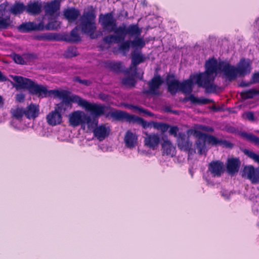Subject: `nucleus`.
Returning <instances> with one entry per match:
<instances>
[{
  "instance_id": "obj_11",
  "label": "nucleus",
  "mask_w": 259,
  "mask_h": 259,
  "mask_svg": "<svg viewBox=\"0 0 259 259\" xmlns=\"http://www.w3.org/2000/svg\"><path fill=\"white\" fill-rule=\"evenodd\" d=\"M242 176L246 177L252 184H257L259 183V169L255 168L251 165L245 166L242 170Z\"/></svg>"
},
{
  "instance_id": "obj_46",
  "label": "nucleus",
  "mask_w": 259,
  "mask_h": 259,
  "mask_svg": "<svg viewBox=\"0 0 259 259\" xmlns=\"http://www.w3.org/2000/svg\"><path fill=\"white\" fill-rule=\"evenodd\" d=\"M73 80L75 82H79L81 84L85 85L87 86H89L91 84V81L89 80L86 79H81L78 76H75L73 78Z\"/></svg>"
},
{
  "instance_id": "obj_58",
  "label": "nucleus",
  "mask_w": 259,
  "mask_h": 259,
  "mask_svg": "<svg viewBox=\"0 0 259 259\" xmlns=\"http://www.w3.org/2000/svg\"><path fill=\"white\" fill-rule=\"evenodd\" d=\"M165 111L167 112H170L171 113V111H172V110H171L170 109V107H168V106H166L165 108Z\"/></svg>"
},
{
  "instance_id": "obj_50",
  "label": "nucleus",
  "mask_w": 259,
  "mask_h": 259,
  "mask_svg": "<svg viewBox=\"0 0 259 259\" xmlns=\"http://www.w3.org/2000/svg\"><path fill=\"white\" fill-rule=\"evenodd\" d=\"M56 21H52L49 22L45 26H44V29L45 28L46 30H54L57 28V27L55 26V24L56 23Z\"/></svg>"
},
{
  "instance_id": "obj_45",
  "label": "nucleus",
  "mask_w": 259,
  "mask_h": 259,
  "mask_svg": "<svg viewBox=\"0 0 259 259\" xmlns=\"http://www.w3.org/2000/svg\"><path fill=\"white\" fill-rule=\"evenodd\" d=\"M136 80L133 77H127L122 79V83L125 85H130L132 87L135 86Z\"/></svg>"
},
{
  "instance_id": "obj_48",
  "label": "nucleus",
  "mask_w": 259,
  "mask_h": 259,
  "mask_svg": "<svg viewBox=\"0 0 259 259\" xmlns=\"http://www.w3.org/2000/svg\"><path fill=\"white\" fill-rule=\"evenodd\" d=\"M129 106L131 108L137 110L139 111L140 112L144 113L147 114L149 115H151V112L148 111L147 110L144 109L142 107H139L138 106L133 105H130Z\"/></svg>"
},
{
  "instance_id": "obj_42",
  "label": "nucleus",
  "mask_w": 259,
  "mask_h": 259,
  "mask_svg": "<svg viewBox=\"0 0 259 259\" xmlns=\"http://www.w3.org/2000/svg\"><path fill=\"white\" fill-rule=\"evenodd\" d=\"M13 117L17 119L21 120L24 115L25 116L24 109L23 108H17L13 112Z\"/></svg>"
},
{
  "instance_id": "obj_8",
  "label": "nucleus",
  "mask_w": 259,
  "mask_h": 259,
  "mask_svg": "<svg viewBox=\"0 0 259 259\" xmlns=\"http://www.w3.org/2000/svg\"><path fill=\"white\" fill-rule=\"evenodd\" d=\"M80 106L82 107L85 111L90 112L93 116L92 119H97L98 117L104 114L106 107L102 104L91 103L85 99L81 98Z\"/></svg>"
},
{
  "instance_id": "obj_7",
  "label": "nucleus",
  "mask_w": 259,
  "mask_h": 259,
  "mask_svg": "<svg viewBox=\"0 0 259 259\" xmlns=\"http://www.w3.org/2000/svg\"><path fill=\"white\" fill-rule=\"evenodd\" d=\"M95 19L96 15L92 11L84 12L80 18L82 32L88 34L92 39L98 37V35L95 34L97 28Z\"/></svg>"
},
{
  "instance_id": "obj_34",
  "label": "nucleus",
  "mask_w": 259,
  "mask_h": 259,
  "mask_svg": "<svg viewBox=\"0 0 259 259\" xmlns=\"http://www.w3.org/2000/svg\"><path fill=\"white\" fill-rule=\"evenodd\" d=\"M105 67L111 71L116 73H120L122 71V64L120 62L107 61L105 63Z\"/></svg>"
},
{
  "instance_id": "obj_3",
  "label": "nucleus",
  "mask_w": 259,
  "mask_h": 259,
  "mask_svg": "<svg viewBox=\"0 0 259 259\" xmlns=\"http://www.w3.org/2000/svg\"><path fill=\"white\" fill-rule=\"evenodd\" d=\"M106 116H110L115 120H125L128 122L137 123L145 129L152 126L155 129L160 131L162 134L166 132L170 127V125L167 123L155 121L147 122L141 117L129 114L122 111L109 112Z\"/></svg>"
},
{
  "instance_id": "obj_6",
  "label": "nucleus",
  "mask_w": 259,
  "mask_h": 259,
  "mask_svg": "<svg viewBox=\"0 0 259 259\" xmlns=\"http://www.w3.org/2000/svg\"><path fill=\"white\" fill-rule=\"evenodd\" d=\"M53 92L55 93V96L62 99V101L57 104L55 107V108L61 114L72 108V103H77L80 106L81 97L77 95L70 96L65 90L53 91Z\"/></svg>"
},
{
  "instance_id": "obj_22",
  "label": "nucleus",
  "mask_w": 259,
  "mask_h": 259,
  "mask_svg": "<svg viewBox=\"0 0 259 259\" xmlns=\"http://www.w3.org/2000/svg\"><path fill=\"white\" fill-rule=\"evenodd\" d=\"M240 166V161L238 158H230L227 163V171L230 175H233L239 171Z\"/></svg>"
},
{
  "instance_id": "obj_57",
  "label": "nucleus",
  "mask_w": 259,
  "mask_h": 259,
  "mask_svg": "<svg viewBox=\"0 0 259 259\" xmlns=\"http://www.w3.org/2000/svg\"><path fill=\"white\" fill-rule=\"evenodd\" d=\"M212 109L213 111H218L220 110V107H218L214 105L212 106Z\"/></svg>"
},
{
  "instance_id": "obj_19",
  "label": "nucleus",
  "mask_w": 259,
  "mask_h": 259,
  "mask_svg": "<svg viewBox=\"0 0 259 259\" xmlns=\"http://www.w3.org/2000/svg\"><path fill=\"white\" fill-rule=\"evenodd\" d=\"M224 165L223 162L216 160L211 161L208 165V170L213 177H220L224 172Z\"/></svg>"
},
{
  "instance_id": "obj_28",
  "label": "nucleus",
  "mask_w": 259,
  "mask_h": 259,
  "mask_svg": "<svg viewBox=\"0 0 259 259\" xmlns=\"http://www.w3.org/2000/svg\"><path fill=\"white\" fill-rule=\"evenodd\" d=\"M161 147L163 155H170L171 157L175 156L176 148L169 140H164Z\"/></svg>"
},
{
  "instance_id": "obj_32",
  "label": "nucleus",
  "mask_w": 259,
  "mask_h": 259,
  "mask_svg": "<svg viewBox=\"0 0 259 259\" xmlns=\"http://www.w3.org/2000/svg\"><path fill=\"white\" fill-rule=\"evenodd\" d=\"M141 33L138 35H131V36H135L133 40H131V47L135 50H141L143 48L146 42L143 37H140Z\"/></svg>"
},
{
  "instance_id": "obj_2",
  "label": "nucleus",
  "mask_w": 259,
  "mask_h": 259,
  "mask_svg": "<svg viewBox=\"0 0 259 259\" xmlns=\"http://www.w3.org/2000/svg\"><path fill=\"white\" fill-rule=\"evenodd\" d=\"M218 71L217 59L213 57L208 59L205 63V71L194 76L196 83L198 87L205 89L206 93L215 92L217 86L213 82Z\"/></svg>"
},
{
  "instance_id": "obj_37",
  "label": "nucleus",
  "mask_w": 259,
  "mask_h": 259,
  "mask_svg": "<svg viewBox=\"0 0 259 259\" xmlns=\"http://www.w3.org/2000/svg\"><path fill=\"white\" fill-rule=\"evenodd\" d=\"M259 95V89H251L248 90L244 91L240 93L242 99L246 100L252 99L255 96Z\"/></svg>"
},
{
  "instance_id": "obj_56",
  "label": "nucleus",
  "mask_w": 259,
  "mask_h": 259,
  "mask_svg": "<svg viewBox=\"0 0 259 259\" xmlns=\"http://www.w3.org/2000/svg\"><path fill=\"white\" fill-rule=\"evenodd\" d=\"M7 79V77L3 74L0 71V81L3 82L6 81Z\"/></svg>"
},
{
  "instance_id": "obj_15",
  "label": "nucleus",
  "mask_w": 259,
  "mask_h": 259,
  "mask_svg": "<svg viewBox=\"0 0 259 259\" xmlns=\"http://www.w3.org/2000/svg\"><path fill=\"white\" fill-rule=\"evenodd\" d=\"M195 134L196 136L198 137V140L196 141V147L198 150V153L202 154L206 149V142L210 144L208 141V136H213L212 135H208L198 131H195Z\"/></svg>"
},
{
  "instance_id": "obj_29",
  "label": "nucleus",
  "mask_w": 259,
  "mask_h": 259,
  "mask_svg": "<svg viewBox=\"0 0 259 259\" xmlns=\"http://www.w3.org/2000/svg\"><path fill=\"white\" fill-rule=\"evenodd\" d=\"M208 142L213 146L220 145L223 146V147L230 149L233 147V144L227 140L219 139L214 136H208Z\"/></svg>"
},
{
  "instance_id": "obj_38",
  "label": "nucleus",
  "mask_w": 259,
  "mask_h": 259,
  "mask_svg": "<svg viewBox=\"0 0 259 259\" xmlns=\"http://www.w3.org/2000/svg\"><path fill=\"white\" fill-rule=\"evenodd\" d=\"M25 10H26V7L23 3L16 2L11 7L10 11L12 14L17 15L22 14Z\"/></svg>"
},
{
  "instance_id": "obj_1",
  "label": "nucleus",
  "mask_w": 259,
  "mask_h": 259,
  "mask_svg": "<svg viewBox=\"0 0 259 259\" xmlns=\"http://www.w3.org/2000/svg\"><path fill=\"white\" fill-rule=\"evenodd\" d=\"M99 22L104 31L108 32H114L115 34H110L103 38V41L108 45L119 43L123 41L127 35H138L141 33L142 29L138 24H132L127 27L123 23L117 27L116 20L114 18L113 12L101 14L99 17Z\"/></svg>"
},
{
  "instance_id": "obj_10",
  "label": "nucleus",
  "mask_w": 259,
  "mask_h": 259,
  "mask_svg": "<svg viewBox=\"0 0 259 259\" xmlns=\"http://www.w3.org/2000/svg\"><path fill=\"white\" fill-rule=\"evenodd\" d=\"M164 81L159 74L154 76L147 82L148 90L145 92L147 94L157 95L159 94L158 90L163 83Z\"/></svg>"
},
{
  "instance_id": "obj_21",
  "label": "nucleus",
  "mask_w": 259,
  "mask_h": 259,
  "mask_svg": "<svg viewBox=\"0 0 259 259\" xmlns=\"http://www.w3.org/2000/svg\"><path fill=\"white\" fill-rule=\"evenodd\" d=\"M174 77V75H168L166 78L167 91L172 95H175L180 90V82Z\"/></svg>"
},
{
  "instance_id": "obj_25",
  "label": "nucleus",
  "mask_w": 259,
  "mask_h": 259,
  "mask_svg": "<svg viewBox=\"0 0 259 259\" xmlns=\"http://www.w3.org/2000/svg\"><path fill=\"white\" fill-rule=\"evenodd\" d=\"M124 142L126 147L133 148L137 144L138 136L135 133H133L131 131H127L124 136Z\"/></svg>"
},
{
  "instance_id": "obj_24",
  "label": "nucleus",
  "mask_w": 259,
  "mask_h": 259,
  "mask_svg": "<svg viewBox=\"0 0 259 259\" xmlns=\"http://www.w3.org/2000/svg\"><path fill=\"white\" fill-rule=\"evenodd\" d=\"M60 2L59 0H54L48 2L44 6L45 13L47 15L53 16L60 10Z\"/></svg>"
},
{
  "instance_id": "obj_40",
  "label": "nucleus",
  "mask_w": 259,
  "mask_h": 259,
  "mask_svg": "<svg viewBox=\"0 0 259 259\" xmlns=\"http://www.w3.org/2000/svg\"><path fill=\"white\" fill-rule=\"evenodd\" d=\"M242 135L244 138L246 139L249 142L254 143L255 145L259 146V138L256 136L251 134H247L246 133H242Z\"/></svg>"
},
{
  "instance_id": "obj_55",
  "label": "nucleus",
  "mask_w": 259,
  "mask_h": 259,
  "mask_svg": "<svg viewBox=\"0 0 259 259\" xmlns=\"http://www.w3.org/2000/svg\"><path fill=\"white\" fill-rule=\"evenodd\" d=\"M201 129L209 132H212L213 131V129L211 127L208 126H203Z\"/></svg>"
},
{
  "instance_id": "obj_5",
  "label": "nucleus",
  "mask_w": 259,
  "mask_h": 259,
  "mask_svg": "<svg viewBox=\"0 0 259 259\" xmlns=\"http://www.w3.org/2000/svg\"><path fill=\"white\" fill-rule=\"evenodd\" d=\"M69 124L72 127L81 126L82 129L84 130L85 125L91 131L92 128L97 126L98 120L92 118V117L81 110H76L69 115Z\"/></svg>"
},
{
  "instance_id": "obj_23",
  "label": "nucleus",
  "mask_w": 259,
  "mask_h": 259,
  "mask_svg": "<svg viewBox=\"0 0 259 259\" xmlns=\"http://www.w3.org/2000/svg\"><path fill=\"white\" fill-rule=\"evenodd\" d=\"M61 40H64L69 42L75 43L81 40V37L78 33L77 26L75 27L70 32L69 35L62 36L59 34Z\"/></svg>"
},
{
  "instance_id": "obj_27",
  "label": "nucleus",
  "mask_w": 259,
  "mask_h": 259,
  "mask_svg": "<svg viewBox=\"0 0 259 259\" xmlns=\"http://www.w3.org/2000/svg\"><path fill=\"white\" fill-rule=\"evenodd\" d=\"M132 63L130 66V69L134 68V72H137V66L144 62L145 60V57L141 52H134L132 54Z\"/></svg>"
},
{
  "instance_id": "obj_13",
  "label": "nucleus",
  "mask_w": 259,
  "mask_h": 259,
  "mask_svg": "<svg viewBox=\"0 0 259 259\" xmlns=\"http://www.w3.org/2000/svg\"><path fill=\"white\" fill-rule=\"evenodd\" d=\"M252 63L249 59L241 58L236 66L238 76L244 77L249 74L252 69Z\"/></svg>"
},
{
  "instance_id": "obj_43",
  "label": "nucleus",
  "mask_w": 259,
  "mask_h": 259,
  "mask_svg": "<svg viewBox=\"0 0 259 259\" xmlns=\"http://www.w3.org/2000/svg\"><path fill=\"white\" fill-rule=\"evenodd\" d=\"M119 46V50L124 53L128 52L131 47V40H127L126 41H122Z\"/></svg>"
},
{
  "instance_id": "obj_20",
  "label": "nucleus",
  "mask_w": 259,
  "mask_h": 259,
  "mask_svg": "<svg viewBox=\"0 0 259 259\" xmlns=\"http://www.w3.org/2000/svg\"><path fill=\"white\" fill-rule=\"evenodd\" d=\"M94 136L99 140L102 141L107 137L110 132L109 127H106L104 124H101L99 126H96L92 128Z\"/></svg>"
},
{
  "instance_id": "obj_4",
  "label": "nucleus",
  "mask_w": 259,
  "mask_h": 259,
  "mask_svg": "<svg viewBox=\"0 0 259 259\" xmlns=\"http://www.w3.org/2000/svg\"><path fill=\"white\" fill-rule=\"evenodd\" d=\"M14 80L20 87L27 89L31 94L36 95L40 98L51 97L52 95H55L53 91L58 90H48L46 87L35 83L30 79L22 76H15Z\"/></svg>"
},
{
  "instance_id": "obj_60",
  "label": "nucleus",
  "mask_w": 259,
  "mask_h": 259,
  "mask_svg": "<svg viewBox=\"0 0 259 259\" xmlns=\"http://www.w3.org/2000/svg\"><path fill=\"white\" fill-rule=\"evenodd\" d=\"M126 15L127 16V12H126Z\"/></svg>"
},
{
  "instance_id": "obj_18",
  "label": "nucleus",
  "mask_w": 259,
  "mask_h": 259,
  "mask_svg": "<svg viewBox=\"0 0 259 259\" xmlns=\"http://www.w3.org/2000/svg\"><path fill=\"white\" fill-rule=\"evenodd\" d=\"M178 146L181 150L190 151L192 150V143L189 141L184 133H179L177 138Z\"/></svg>"
},
{
  "instance_id": "obj_9",
  "label": "nucleus",
  "mask_w": 259,
  "mask_h": 259,
  "mask_svg": "<svg viewBox=\"0 0 259 259\" xmlns=\"http://www.w3.org/2000/svg\"><path fill=\"white\" fill-rule=\"evenodd\" d=\"M219 71L223 73L227 80L229 81L235 80L238 76L236 66L227 61L219 62Z\"/></svg>"
},
{
  "instance_id": "obj_16",
  "label": "nucleus",
  "mask_w": 259,
  "mask_h": 259,
  "mask_svg": "<svg viewBox=\"0 0 259 259\" xmlns=\"http://www.w3.org/2000/svg\"><path fill=\"white\" fill-rule=\"evenodd\" d=\"M46 120L49 125L54 126L62 122L63 117L62 114L55 108L47 115Z\"/></svg>"
},
{
  "instance_id": "obj_14",
  "label": "nucleus",
  "mask_w": 259,
  "mask_h": 259,
  "mask_svg": "<svg viewBox=\"0 0 259 259\" xmlns=\"http://www.w3.org/2000/svg\"><path fill=\"white\" fill-rule=\"evenodd\" d=\"M8 5L9 3L7 1L0 5V30L8 29L13 22L10 16L7 15L5 18L3 17Z\"/></svg>"
},
{
  "instance_id": "obj_41",
  "label": "nucleus",
  "mask_w": 259,
  "mask_h": 259,
  "mask_svg": "<svg viewBox=\"0 0 259 259\" xmlns=\"http://www.w3.org/2000/svg\"><path fill=\"white\" fill-rule=\"evenodd\" d=\"M11 56L16 63L20 65L26 64V61L24 58L23 55L21 56L16 53H13L11 54Z\"/></svg>"
},
{
  "instance_id": "obj_54",
  "label": "nucleus",
  "mask_w": 259,
  "mask_h": 259,
  "mask_svg": "<svg viewBox=\"0 0 259 259\" xmlns=\"http://www.w3.org/2000/svg\"><path fill=\"white\" fill-rule=\"evenodd\" d=\"M25 96L23 94H18L16 96V100L19 102H22L24 101Z\"/></svg>"
},
{
  "instance_id": "obj_17",
  "label": "nucleus",
  "mask_w": 259,
  "mask_h": 259,
  "mask_svg": "<svg viewBox=\"0 0 259 259\" xmlns=\"http://www.w3.org/2000/svg\"><path fill=\"white\" fill-rule=\"evenodd\" d=\"M18 30L21 32H28L33 30H43L44 25L42 22L36 24L34 22L23 23L18 27Z\"/></svg>"
},
{
  "instance_id": "obj_26",
  "label": "nucleus",
  "mask_w": 259,
  "mask_h": 259,
  "mask_svg": "<svg viewBox=\"0 0 259 259\" xmlns=\"http://www.w3.org/2000/svg\"><path fill=\"white\" fill-rule=\"evenodd\" d=\"M25 117L29 119H35L39 113V106L35 104L31 103L24 109Z\"/></svg>"
},
{
  "instance_id": "obj_33",
  "label": "nucleus",
  "mask_w": 259,
  "mask_h": 259,
  "mask_svg": "<svg viewBox=\"0 0 259 259\" xmlns=\"http://www.w3.org/2000/svg\"><path fill=\"white\" fill-rule=\"evenodd\" d=\"M193 83L191 79H187L180 83L179 91L184 94H190L192 92Z\"/></svg>"
},
{
  "instance_id": "obj_49",
  "label": "nucleus",
  "mask_w": 259,
  "mask_h": 259,
  "mask_svg": "<svg viewBox=\"0 0 259 259\" xmlns=\"http://www.w3.org/2000/svg\"><path fill=\"white\" fill-rule=\"evenodd\" d=\"M23 56L24 58L25 59V60L26 61V63L28 62L32 61L34 59L36 58V56L34 54H24Z\"/></svg>"
},
{
  "instance_id": "obj_53",
  "label": "nucleus",
  "mask_w": 259,
  "mask_h": 259,
  "mask_svg": "<svg viewBox=\"0 0 259 259\" xmlns=\"http://www.w3.org/2000/svg\"><path fill=\"white\" fill-rule=\"evenodd\" d=\"M252 84H253V83L252 82V80L251 79H250V81H248V82H246L244 80H242L239 84V87H242V88L248 87Z\"/></svg>"
},
{
  "instance_id": "obj_31",
  "label": "nucleus",
  "mask_w": 259,
  "mask_h": 259,
  "mask_svg": "<svg viewBox=\"0 0 259 259\" xmlns=\"http://www.w3.org/2000/svg\"><path fill=\"white\" fill-rule=\"evenodd\" d=\"M79 15V11L74 8L67 9L64 12V16L69 22L75 21Z\"/></svg>"
},
{
  "instance_id": "obj_52",
  "label": "nucleus",
  "mask_w": 259,
  "mask_h": 259,
  "mask_svg": "<svg viewBox=\"0 0 259 259\" xmlns=\"http://www.w3.org/2000/svg\"><path fill=\"white\" fill-rule=\"evenodd\" d=\"M251 79L253 84L259 83V72L253 73Z\"/></svg>"
},
{
  "instance_id": "obj_59",
  "label": "nucleus",
  "mask_w": 259,
  "mask_h": 259,
  "mask_svg": "<svg viewBox=\"0 0 259 259\" xmlns=\"http://www.w3.org/2000/svg\"><path fill=\"white\" fill-rule=\"evenodd\" d=\"M171 113L176 114V115L178 114V113H179L178 111H176V110H172V111H171Z\"/></svg>"
},
{
  "instance_id": "obj_12",
  "label": "nucleus",
  "mask_w": 259,
  "mask_h": 259,
  "mask_svg": "<svg viewBox=\"0 0 259 259\" xmlns=\"http://www.w3.org/2000/svg\"><path fill=\"white\" fill-rule=\"evenodd\" d=\"M144 133L146 136L144 138V145L153 150H156L158 147L161 141L159 135L155 133L148 134L147 132Z\"/></svg>"
},
{
  "instance_id": "obj_39",
  "label": "nucleus",
  "mask_w": 259,
  "mask_h": 259,
  "mask_svg": "<svg viewBox=\"0 0 259 259\" xmlns=\"http://www.w3.org/2000/svg\"><path fill=\"white\" fill-rule=\"evenodd\" d=\"M78 55L77 48L75 46L69 47L64 52L63 56L65 58H71Z\"/></svg>"
},
{
  "instance_id": "obj_51",
  "label": "nucleus",
  "mask_w": 259,
  "mask_h": 259,
  "mask_svg": "<svg viewBox=\"0 0 259 259\" xmlns=\"http://www.w3.org/2000/svg\"><path fill=\"white\" fill-rule=\"evenodd\" d=\"M178 131V127L177 126H173L170 127L168 132L170 135L174 136L175 137H177L178 136L177 133Z\"/></svg>"
},
{
  "instance_id": "obj_44",
  "label": "nucleus",
  "mask_w": 259,
  "mask_h": 259,
  "mask_svg": "<svg viewBox=\"0 0 259 259\" xmlns=\"http://www.w3.org/2000/svg\"><path fill=\"white\" fill-rule=\"evenodd\" d=\"M244 153L247 155L249 157L252 159L254 161L259 163V155L255 153L254 152L245 150Z\"/></svg>"
},
{
  "instance_id": "obj_47",
  "label": "nucleus",
  "mask_w": 259,
  "mask_h": 259,
  "mask_svg": "<svg viewBox=\"0 0 259 259\" xmlns=\"http://www.w3.org/2000/svg\"><path fill=\"white\" fill-rule=\"evenodd\" d=\"M242 117L251 121H253L255 120L254 113L251 111L245 112L243 114Z\"/></svg>"
},
{
  "instance_id": "obj_30",
  "label": "nucleus",
  "mask_w": 259,
  "mask_h": 259,
  "mask_svg": "<svg viewBox=\"0 0 259 259\" xmlns=\"http://www.w3.org/2000/svg\"><path fill=\"white\" fill-rule=\"evenodd\" d=\"M42 6L38 1L30 3L27 4L26 10L31 15H36L41 12Z\"/></svg>"
},
{
  "instance_id": "obj_36",
  "label": "nucleus",
  "mask_w": 259,
  "mask_h": 259,
  "mask_svg": "<svg viewBox=\"0 0 259 259\" xmlns=\"http://www.w3.org/2000/svg\"><path fill=\"white\" fill-rule=\"evenodd\" d=\"M186 101H190L193 104H197L199 105H205L213 102V100L206 98H198L195 97L193 95H190L188 97L186 98Z\"/></svg>"
},
{
  "instance_id": "obj_35",
  "label": "nucleus",
  "mask_w": 259,
  "mask_h": 259,
  "mask_svg": "<svg viewBox=\"0 0 259 259\" xmlns=\"http://www.w3.org/2000/svg\"><path fill=\"white\" fill-rule=\"evenodd\" d=\"M36 39L38 40L49 41H61V39L59 37V34L53 33H47L37 35L36 36Z\"/></svg>"
}]
</instances>
